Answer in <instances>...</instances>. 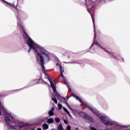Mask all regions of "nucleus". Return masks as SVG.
Here are the masks:
<instances>
[{"label": "nucleus", "instance_id": "19", "mask_svg": "<svg viewBox=\"0 0 130 130\" xmlns=\"http://www.w3.org/2000/svg\"><path fill=\"white\" fill-rule=\"evenodd\" d=\"M67 130H71V129H72V127L71 126V125L67 126Z\"/></svg>", "mask_w": 130, "mask_h": 130}, {"label": "nucleus", "instance_id": "7", "mask_svg": "<svg viewBox=\"0 0 130 130\" xmlns=\"http://www.w3.org/2000/svg\"><path fill=\"white\" fill-rule=\"evenodd\" d=\"M0 1H1V2H3L4 3H5L7 7H11L12 8H14V9H15V10H17V8L16 7V6H15V5H14V4H12L10 3H8V2L5 0H0Z\"/></svg>", "mask_w": 130, "mask_h": 130}, {"label": "nucleus", "instance_id": "13", "mask_svg": "<svg viewBox=\"0 0 130 130\" xmlns=\"http://www.w3.org/2000/svg\"><path fill=\"white\" fill-rule=\"evenodd\" d=\"M48 127H49V126H48V124L46 123L43 124V129H48Z\"/></svg>", "mask_w": 130, "mask_h": 130}, {"label": "nucleus", "instance_id": "16", "mask_svg": "<svg viewBox=\"0 0 130 130\" xmlns=\"http://www.w3.org/2000/svg\"><path fill=\"white\" fill-rule=\"evenodd\" d=\"M52 100L55 103V104H57V100L55 98H52Z\"/></svg>", "mask_w": 130, "mask_h": 130}, {"label": "nucleus", "instance_id": "15", "mask_svg": "<svg viewBox=\"0 0 130 130\" xmlns=\"http://www.w3.org/2000/svg\"><path fill=\"white\" fill-rule=\"evenodd\" d=\"M58 130H63V127H62V125L61 124H59L57 127Z\"/></svg>", "mask_w": 130, "mask_h": 130}, {"label": "nucleus", "instance_id": "28", "mask_svg": "<svg viewBox=\"0 0 130 130\" xmlns=\"http://www.w3.org/2000/svg\"><path fill=\"white\" fill-rule=\"evenodd\" d=\"M122 59L123 61H124V60H123V58H122Z\"/></svg>", "mask_w": 130, "mask_h": 130}, {"label": "nucleus", "instance_id": "4", "mask_svg": "<svg viewBox=\"0 0 130 130\" xmlns=\"http://www.w3.org/2000/svg\"><path fill=\"white\" fill-rule=\"evenodd\" d=\"M96 0H85L86 6L87 8V11L91 16L94 32V39L96 38V32H95V18H94V13L95 7H96Z\"/></svg>", "mask_w": 130, "mask_h": 130}, {"label": "nucleus", "instance_id": "26", "mask_svg": "<svg viewBox=\"0 0 130 130\" xmlns=\"http://www.w3.org/2000/svg\"><path fill=\"white\" fill-rule=\"evenodd\" d=\"M37 130H42V129L41 128H38Z\"/></svg>", "mask_w": 130, "mask_h": 130}, {"label": "nucleus", "instance_id": "10", "mask_svg": "<svg viewBox=\"0 0 130 130\" xmlns=\"http://www.w3.org/2000/svg\"><path fill=\"white\" fill-rule=\"evenodd\" d=\"M17 26L18 27H20V28H21L22 29V30H23V25H22V23H21V20H20V19H18L17 20Z\"/></svg>", "mask_w": 130, "mask_h": 130}, {"label": "nucleus", "instance_id": "17", "mask_svg": "<svg viewBox=\"0 0 130 130\" xmlns=\"http://www.w3.org/2000/svg\"><path fill=\"white\" fill-rule=\"evenodd\" d=\"M55 121H56V122L58 123V122L60 121V118H59V117H56V118H55Z\"/></svg>", "mask_w": 130, "mask_h": 130}, {"label": "nucleus", "instance_id": "21", "mask_svg": "<svg viewBox=\"0 0 130 130\" xmlns=\"http://www.w3.org/2000/svg\"><path fill=\"white\" fill-rule=\"evenodd\" d=\"M17 124L19 123L20 124H22V122L19 121V120H17Z\"/></svg>", "mask_w": 130, "mask_h": 130}, {"label": "nucleus", "instance_id": "27", "mask_svg": "<svg viewBox=\"0 0 130 130\" xmlns=\"http://www.w3.org/2000/svg\"><path fill=\"white\" fill-rule=\"evenodd\" d=\"M75 129L78 130V129H79V128L76 127V128H75Z\"/></svg>", "mask_w": 130, "mask_h": 130}, {"label": "nucleus", "instance_id": "22", "mask_svg": "<svg viewBox=\"0 0 130 130\" xmlns=\"http://www.w3.org/2000/svg\"><path fill=\"white\" fill-rule=\"evenodd\" d=\"M21 127H23V125H19V128H21Z\"/></svg>", "mask_w": 130, "mask_h": 130}, {"label": "nucleus", "instance_id": "5", "mask_svg": "<svg viewBox=\"0 0 130 130\" xmlns=\"http://www.w3.org/2000/svg\"><path fill=\"white\" fill-rule=\"evenodd\" d=\"M93 45H98V46L101 47V48L103 49V50L104 51H105L106 52H108V53H109L108 54H109V56H110V57L115 58L117 60H118L119 59V58H120V56H119V55H118V56H116V55H114V54L113 53H110V52H108V51H107L105 48H103L101 46H100V45H99V43L97 42H94L91 45L90 48L92 47V46H93Z\"/></svg>", "mask_w": 130, "mask_h": 130}, {"label": "nucleus", "instance_id": "30", "mask_svg": "<svg viewBox=\"0 0 130 130\" xmlns=\"http://www.w3.org/2000/svg\"><path fill=\"white\" fill-rule=\"evenodd\" d=\"M111 2L112 1H113V0H110Z\"/></svg>", "mask_w": 130, "mask_h": 130}, {"label": "nucleus", "instance_id": "2", "mask_svg": "<svg viewBox=\"0 0 130 130\" xmlns=\"http://www.w3.org/2000/svg\"><path fill=\"white\" fill-rule=\"evenodd\" d=\"M73 96L74 97V98H75V99H76V100L80 102L82 105H85V106H86V107H87L89 110H91V111H92L94 114H95L98 117H99L104 124H106V125H115V126H119V124L117 123V122L112 120L106 115L102 116V115L100 114V112H99L98 110L92 107V106L89 104L85 102H83V101H82V100H81V99H80L79 97L77 95L73 94Z\"/></svg>", "mask_w": 130, "mask_h": 130}, {"label": "nucleus", "instance_id": "20", "mask_svg": "<svg viewBox=\"0 0 130 130\" xmlns=\"http://www.w3.org/2000/svg\"><path fill=\"white\" fill-rule=\"evenodd\" d=\"M63 121H64V123L66 124H68V121L66 119H64L63 120Z\"/></svg>", "mask_w": 130, "mask_h": 130}, {"label": "nucleus", "instance_id": "18", "mask_svg": "<svg viewBox=\"0 0 130 130\" xmlns=\"http://www.w3.org/2000/svg\"><path fill=\"white\" fill-rule=\"evenodd\" d=\"M58 109H59V110H60L62 108V105H61V104H58Z\"/></svg>", "mask_w": 130, "mask_h": 130}, {"label": "nucleus", "instance_id": "6", "mask_svg": "<svg viewBox=\"0 0 130 130\" xmlns=\"http://www.w3.org/2000/svg\"><path fill=\"white\" fill-rule=\"evenodd\" d=\"M80 115L81 116H83L85 119H87V120H89L90 122H93V118L92 117L87 115L85 113L83 112H81L79 113Z\"/></svg>", "mask_w": 130, "mask_h": 130}, {"label": "nucleus", "instance_id": "14", "mask_svg": "<svg viewBox=\"0 0 130 130\" xmlns=\"http://www.w3.org/2000/svg\"><path fill=\"white\" fill-rule=\"evenodd\" d=\"M63 109L64 110V111L66 112L67 113H68V114L69 115V116L72 117V115H71V114L70 113V112L68 111V109H67V108L63 107Z\"/></svg>", "mask_w": 130, "mask_h": 130}, {"label": "nucleus", "instance_id": "9", "mask_svg": "<svg viewBox=\"0 0 130 130\" xmlns=\"http://www.w3.org/2000/svg\"><path fill=\"white\" fill-rule=\"evenodd\" d=\"M53 111H54V108L52 107L51 108V110L49 111V114L50 116H53L54 114Z\"/></svg>", "mask_w": 130, "mask_h": 130}, {"label": "nucleus", "instance_id": "12", "mask_svg": "<svg viewBox=\"0 0 130 130\" xmlns=\"http://www.w3.org/2000/svg\"><path fill=\"white\" fill-rule=\"evenodd\" d=\"M57 98H58V100H59L60 101V102H61V101H62L61 100V99H60V98H62V99H63L64 100H66V98L60 96V95L58 93L57 94Z\"/></svg>", "mask_w": 130, "mask_h": 130}, {"label": "nucleus", "instance_id": "8", "mask_svg": "<svg viewBox=\"0 0 130 130\" xmlns=\"http://www.w3.org/2000/svg\"><path fill=\"white\" fill-rule=\"evenodd\" d=\"M60 71L61 73L60 77L62 78L63 81L66 82V78H64V76H63V74H62L63 72H64V70H63V68H62L61 66H60Z\"/></svg>", "mask_w": 130, "mask_h": 130}, {"label": "nucleus", "instance_id": "24", "mask_svg": "<svg viewBox=\"0 0 130 130\" xmlns=\"http://www.w3.org/2000/svg\"><path fill=\"white\" fill-rule=\"evenodd\" d=\"M44 84H45L46 85H48V86H49V84H48L47 83L44 82Z\"/></svg>", "mask_w": 130, "mask_h": 130}, {"label": "nucleus", "instance_id": "23", "mask_svg": "<svg viewBox=\"0 0 130 130\" xmlns=\"http://www.w3.org/2000/svg\"><path fill=\"white\" fill-rule=\"evenodd\" d=\"M32 83L33 85H36V84H37L36 83H34V81H32Z\"/></svg>", "mask_w": 130, "mask_h": 130}, {"label": "nucleus", "instance_id": "31", "mask_svg": "<svg viewBox=\"0 0 130 130\" xmlns=\"http://www.w3.org/2000/svg\"><path fill=\"white\" fill-rule=\"evenodd\" d=\"M17 126H19V125H17Z\"/></svg>", "mask_w": 130, "mask_h": 130}, {"label": "nucleus", "instance_id": "11", "mask_svg": "<svg viewBox=\"0 0 130 130\" xmlns=\"http://www.w3.org/2000/svg\"><path fill=\"white\" fill-rule=\"evenodd\" d=\"M47 122L48 123H49V124L53 123V122H54V119H53V118H50L48 119Z\"/></svg>", "mask_w": 130, "mask_h": 130}, {"label": "nucleus", "instance_id": "29", "mask_svg": "<svg viewBox=\"0 0 130 130\" xmlns=\"http://www.w3.org/2000/svg\"><path fill=\"white\" fill-rule=\"evenodd\" d=\"M67 87H68V88H69V85H68V84H67Z\"/></svg>", "mask_w": 130, "mask_h": 130}, {"label": "nucleus", "instance_id": "3", "mask_svg": "<svg viewBox=\"0 0 130 130\" xmlns=\"http://www.w3.org/2000/svg\"><path fill=\"white\" fill-rule=\"evenodd\" d=\"M7 115L11 117V120L10 121V118L9 117H5V120L7 125L13 129H16L17 128V121L15 119V117L12 116L11 113L8 112V110L4 106V103L0 101V115Z\"/></svg>", "mask_w": 130, "mask_h": 130}, {"label": "nucleus", "instance_id": "1", "mask_svg": "<svg viewBox=\"0 0 130 130\" xmlns=\"http://www.w3.org/2000/svg\"><path fill=\"white\" fill-rule=\"evenodd\" d=\"M23 37L26 41V44L30 47L28 51V53H30L31 49L34 50L37 57V61L39 64L42 66L43 73L45 75L46 79H47L48 81H49L53 91L54 92H56L55 84H53V82L51 81V79L49 78V76L46 73V71H45V67H44V62H48L50 61L51 54L45 50L43 47L35 43L31 38L29 37L27 32H24Z\"/></svg>", "mask_w": 130, "mask_h": 130}, {"label": "nucleus", "instance_id": "25", "mask_svg": "<svg viewBox=\"0 0 130 130\" xmlns=\"http://www.w3.org/2000/svg\"><path fill=\"white\" fill-rule=\"evenodd\" d=\"M66 104H67V106H68V107H69V108H70V105H69V104H68V103H66Z\"/></svg>", "mask_w": 130, "mask_h": 130}]
</instances>
